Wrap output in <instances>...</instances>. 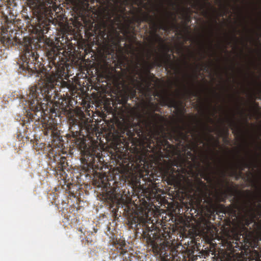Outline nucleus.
Wrapping results in <instances>:
<instances>
[{
    "mask_svg": "<svg viewBox=\"0 0 261 261\" xmlns=\"http://www.w3.org/2000/svg\"><path fill=\"white\" fill-rule=\"evenodd\" d=\"M52 1L32 0L31 7L36 16L31 20L32 32L35 35L26 37L21 44V55L18 61L19 72L25 76L33 74L40 77L42 84L32 86L26 97L20 98V103L25 110L27 122L35 121L41 125L45 136L51 138V147L48 153L53 161H67L61 156L65 145L58 129L56 117L64 114L68 107V99L63 97L61 89H70V85L63 81L68 61V53L59 48L55 42L46 38L57 8ZM66 153V152H65Z\"/></svg>",
    "mask_w": 261,
    "mask_h": 261,
    "instance_id": "1",
    "label": "nucleus"
},
{
    "mask_svg": "<svg viewBox=\"0 0 261 261\" xmlns=\"http://www.w3.org/2000/svg\"><path fill=\"white\" fill-rule=\"evenodd\" d=\"M148 108L150 112L148 118L141 124L139 121L135 126H125L123 133H126L129 140L134 142L138 138L147 144V146L153 151L157 150L160 158H170L173 153L175 147L171 144L168 140H173L180 144L187 142L189 138L188 133H185L186 126H180L177 124L172 128V133L167 134L165 132V124L166 120L160 114L155 112H160V108L156 103L149 102Z\"/></svg>",
    "mask_w": 261,
    "mask_h": 261,
    "instance_id": "2",
    "label": "nucleus"
},
{
    "mask_svg": "<svg viewBox=\"0 0 261 261\" xmlns=\"http://www.w3.org/2000/svg\"><path fill=\"white\" fill-rule=\"evenodd\" d=\"M72 122L70 127L71 135L68 134L70 147H75L80 151L83 162L87 167L92 169L98 168V165L95 164V161L96 159L99 162H101V159H102L101 150L98 146L86 143L87 139L82 130L84 129L86 133L88 132L87 124L84 122V120L74 119Z\"/></svg>",
    "mask_w": 261,
    "mask_h": 261,
    "instance_id": "3",
    "label": "nucleus"
},
{
    "mask_svg": "<svg viewBox=\"0 0 261 261\" xmlns=\"http://www.w3.org/2000/svg\"><path fill=\"white\" fill-rule=\"evenodd\" d=\"M142 63L138 61L134 66L133 71L135 75L132 78L134 82H137V89L145 96H150L152 92L151 79L155 78L153 73H151L150 70L153 67V65L145 60L144 58H141Z\"/></svg>",
    "mask_w": 261,
    "mask_h": 261,
    "instance_id": "4",
    "label": "nucleus"
},
{
    "mask_svg": "<svg viewBox=\"0 0 261 261\" xmlns=\"http://www.w3.org/2000/svg\"><path fill=\"white\" fill-rule=\"evenodd\" d=\"M166 15L164 17L159 18L157 20L154 17L149 15L148 13L143 12L141 16L136 18V21L139 24L142 21H145L150 24L153 34L158 36L156 34L158 30H162L166 32H169L171 30L178 29L176 23V15L172 12L165 11Z\"/></svg>",
    "mask_w": 261,
    "mask_h": 261,
    "instance_id": "5",
    "label": "nucleus"
},
{
    "mask_svg": "<svg viewBox=\"0 0 261 261\" xmlns=\"http://www.w3.org/2000/svg\"><path fill=\"white\" fill-rule=\"evenodd\" d=\"M247 215L244 218V225L251 229L250 225L252 224L253 231L255 233L250 245L253 248L259 249L260 241L261 242V204L257 205V209L250 206H247Z\"/></svg>",
    "mask_w": 261,
    "mask_h": 261,
    "instance_id": "6",
    "label": "nucleus"
},
{
    "mask_svg": "<svg viewBox=\"0 0 261 261\" xmlns=\"http://www.w3.org/2000/svg\"><path fill=\"white\" fill-rule=\"evenodd\" d=\"M134 166V169L137 173V177H139L138 180L142 178L145 181H148L152 182L155 180L154 176L152 175V173L149 174V167H152V165L149 163L148 159H147L145 154H142L138 155L136 159V161L129 166V164L127 165L126 170H132Z\"/></svg>",
    "mask_w": 261,
    "mask_h": 261,
    "instance_id": "7",
    "label": "nucleus"
},
{
    "mask_svg": "<svg viewBox=\"0 0 261 261\" xmlns=\"http://www.w3.org/2000/svg\"><path fill=\"white\" fill-rule=\"evenodd\" d=\"M149 221L148 214L145 210L142 208L139 212H135L132 214L128 218V224L129 227L136 230L142 229L144 234L151 231L147 224V223H150Z\"/></svg>",
    "mask_w": 261,
    "mask_h": 261,
    "instance_id": "8",
    "label": "nucleus"
},
{
    "mask_svg": "<svg viewBox=\"0 0 261 261\" xmlns=\"http://www.w3.org/2000/svg\"><path fill=\"white\" fill-rule=\"evenodd\" d=\"M164 243L160 245L153 243L152 249L153 251L160 255L162 261H184L185 256L182 253L178 252L177 250L170 251L169 254L166 252Z\"/></svg>",
    "mask_w": 261,
    "mask_h": 261,
    "instance_id": "9",
    "label": "nucleus"
},
{
    "mask_svg": "<svg viewBox=\"0 0 261 261\" xmlns=\"http://www.w3.org/2000/svg\"><path fill=\"white\" fill-rule=\"evenodd\" d=\"M115 248L117 255L121 257L123 261L130 260L132 256H134L133 250L126 244L125 241L122 239H116L113 242Z\"/></svg>",
    "mask_w": 261,
    "mask_h": 261,
    "instance_id": "10",
    "label": "nucleus"
},
{
    "mask_svg": "<svg viewBox=\"0 0 261 261\" xmlns=\"http://www.w3.org/2000/svg\"><path fill=\"white\" fill-rule=\"evenodd\" d=\"M154 64L159 67H165L166 70L169 69L177 70L179 68L175 66L171 60V55L167 53L157 57L155 59Z\"/></svg>",
    "mask_w": 261,
    "mask_h": 261,
    "instance_id": "11",
    "label": "nucleus"
},
{
    "mask_svg": "<svg viewBox=\"0 0 261 261\" xmlns=\"http://www.w3.org/2000/svg\"><path fill=\"white\" fill-rule=\"evenodd\" d=\"M161 104L163 106H168L169 108H174L176 110L179 109V101H178L176 98L169 95H166L161 97Z\"/></svg>",
    "mask_w": 261,
    "mask_h": 261,
    "instance_id": "12",
    "label": "nucleus"
},
{
    "mask_svg": "<svg viewBox=\"0 0 261 261\" xmlns=\"http://www.w3.org/2000/svg\"><path fill=\"white\" fill-rule=\"evenodd\" d=\"M234 115L232 116V118L228 119L229 122L230 123V126L232 127V129H233L236 132V134L238 135H241L243 131L241 127L235 122L234 120Z\"/></svg>",
    "mask_w": 261,
    "mask_h": 261,
    "instance_id": "13",
    "label": "nucleus"
},
{
    "mask_svg": "<svg viewBox=\"0 0 261 261\" xmlns=\"http://www.w3.org/2000/svg\"><path fill=\"white\" fill-rule=\"evenodd\" d=\"M11 9L6 5H2L0 6V13L6 19H8V16L11 14Z\"/></svg>",
    "mask_w": 261,
    "mask_h": 261,
    "instance_id": "14",
    "label": "nucleus"
},
{
    "mask_svg": "<svg viewBox=\"0 0 261 261\" xmlns=\"http://www.w3.org/2000/svg\"><path fill=\"white\" fill-rule=\"evenodd\" d=\"M194 137V142H193V146L194 149H197L199 145L200 144H204V139H205L204 137V138L200 135L193 136Z\"/></svg>",
    "mask_w": 261,
    "mask_h": 261,
    "instance_id": "15",
    "label": "nucleus"
},
{
    "mask_svg": "<svg viewBox=\"0 0 261 261\" xmlns=\"http://www.w3.org/2000/svg\"><path fill=\"white\" fill-rule=\"evenodd\" d=\"M243 163V166L244 168H252L253 169L254 168L257 167V163L256 158L254 159L253 160L251 161L250 162H246L244 160L242 161Z\"/></svg>",
    "mask_w": 261,
    "mask_h": 261,
    "instance_id": "16",
    "label": "nucleus"
},
{
    "mask_svg": "<svg viewBox=\"0 0 261 261\" xmlns=\"http://www.w3.org/2000/svg\"><path fill=\"white\" fill-rule=\"evenodd\" d=\"M15 39H16V37L15 36L12 37V36L10 37L8 35H7V36H3L2 37V41L4 44H6L7 45L11 46L13 45L15 42H16V40H15Z\"/></svg>",
    "mask_w": 261,
    "mask_h": 261,
    "instance_id": "17",
    "label": "nucleus"
},
{
    "mask_svg": "<svg viewBox=\"0 0 261 261\" xmlns=\"http://www.w3.org/2000/svg\"><path fill=\"white\" fill-rule=\"evenodd\" d=\"M208 0H206V2H204L203 3H201L199 2H198L196 4H195L193 5V8H199L200 9L204 11V13L205 15H208V13L207 11H204V8H205L206 6L208 5L210 6H211L210 3L207 2Z\"/></svg>",
    "mask_w": 261,
    "mask_h": 261,
    "instance_id": "18",
    "label": "nucleus"
},
{
    "mask_svg": "<svg viewBox=\"0 0 261 261\" xmlns=\"http://www.w3.org/2000/svg\"><path fill=\"white\" fill-rule=\"evenodd\" d=\"M217 198L219 202H225L227 198L226 192H223L221 194L218 195Z\"/></svg>",
    "mask_w": 261,
    "mask_h": 261,
    "instance_id": "19",
    "label": "nucleus"
},
{
    "mask_svg": "<svg viewBox=\"0 0 261 261\" xmlns=\"http://www.w3.org/2000/svg\"><path fill=\"white\" fill-rule=\"evenodd\" d=\"M126 30H125V33L126 34H133L134 35H135V27L133 26H130V24H128L126 26Z\"/></svg>",
    "mask_w": 261,
    "mask_h": 261,
    "instance_id": "20",
    "label": "nucleus"
},
{
    "mask_svg": "<svg viewBox=\"0 0 261 261\" xmlns=\"http://www.w3.org/2000/svg\"><path fill=\"white\" fill-rule=\"evenodd\" d=\"M238 167L239 168V169L240 170V173L242 174V171H243L245 169L244 168V166H243V163H242V161L239 164V165H238Z\"/></svg>",
    "mask_w": 261,
    "mask_h": 261,
    "instance_id": "21",
    "label": "nucleus"
},
{
    "mask_svg": "<svg viewBox=\"0 0 261 261\" xmlns=\"http://www.w3.org/2000/svg\"><path fill=\"white\" fill-rule=\"evenodd\" d=\"M187 93L189 95V96H190V95L196 96V93L195 92L192 91L191 90H188Z\"/></svg>",
    "mask_w": 261,
    "mask_h": 261,
    "instance_id": "22",
    "label": "nucleus"
},
{
    "mask_svg": "<svg viewBox=\"0 0 261 261\" xmlns=\"http://www.w3.org/2000/svg\"><path fill=\"white\" fill-rule=\"evenodd\" d=\"M202 66L203 68H201L200 69V70H206V71H207L208 67H207V66L206 65L203 64V65H202Z\"/></svg>",
    "mask_w": 261,
    "mask_h": 261,
    "instance_id": "23",
    "label": "nucleus"
},
{
    "mask_svg": "<svg viewBox=\"0 0 261 261\" xmlns=\"http://www.w3.org/2000/svg\"><path fill=\"white\" fill-rule=\"evenodd\" d=\"M228 208L229 209V210L231 211V213H233V214L235 215H236V211L235 210H234V208L232 207L231 205H230Z\"/></svg>",
    "mask_w": 261,
    "mask_h": 261,
    "instance_id": "24",
    "label": "nucleus"
},
{
    "mask_svg": "<svg viewBox=\"0 0 261 261\" xmlns=\"http://www.w3.org/2000/svg\"><path fill=\"white\" fill-rule=\"evenodd\" d=\"M190 77V75L187 73V71H185L184 73V79L187 80Z\"/></svg>",
    "mask_w": 261,
    "mask_h": 261,
    "instance_id": "25",
    "label": "nucleus"
},
{
    "mask_svg": "<svg viewBox=\"0 0 261 261\" xmlns=\"http://www.w3.org/2000/svg\"><path fill=\"white\" fill-rule=\"evenodd\" d=\"M220 173H221V176L223 177L225 176V172L223 170H221L220 171Z\"/></svg>",
    "mask_w": 261,
    "mask_h": 261,
    "instance_id": "26",
    "label": "nucleus"
},
{
    "mask_svg": "<svg viewBox=\"0 0 261 261\" xmlns=\"http://www.w3.org/2000/svg\"><path fill=\"white\" fill-rule=\"evenodd\" d=\"M136 94V91L135 89H132V96L133 97H135Z\"/></svg>",
    "mask_w": 261,
    "mask_h": 261,
    "instance_id": "27",
    "label": "nucleus"
},
{
    "mask_svg": "<svg viewBox=\"0 0 261 261\" xmlns=\"http://www.w3.org/2000/svg\"><path fill=\"white\" fill-rule=\"evenodd\" d=\"M133 260L136 261H142L140 259L139 257H134L133 258Z\"/></svg>",
    "mask_w": 261,
    "mask_h": 261,
    "instance_id": "28",
    "label": "nucleus"
},
{
    "mask_svg": "<svg viewBox=\"0 0 261 261\" xmlns=\"http://www.w3.org/2000/svg\"><path fill=\"white\" fill-rule=\"evenodd\" d=\"M185 64L186 65V69L189 68L190 66V65L189 64V63L188 62H185Z\"/></svg>",
    "mask_w": 261,
    "mask_h": 261,
    "instance_id": "29",
    "label": "nucleus"
},
{
    "mask_svg": "<svg viewBox=\"0 0 261 261\" xmlns=\"http://www.w3.org/2000/svg\"><path fill=\"white\" fill-rule=\"evenodd\" d=\"M219 206L224 210V211L225 210L226 207L223 204H219Z\"/></svg>",
    "mask_w": 261,
    "mask_h": 261,
    "instance_id": "30",
    "label": "nucleus"
},
{
    "mask_svg": "<svg viewBox=\"0 0 261 261\" xmlns=\"http://www.w3.org/2000/svg\"><path fill=\"white\" fill-rule=\"evenodd\" d=\"M206 162H207V166L209 168H211V163L209 161V160L207 159H206Z\"/></svg>",
    "mask_w": 261,
    "mask_h": 261,
    "instance_id": "31",
    "label": "nucleus"
},
{
    "mask_svg": "<svg viewBox=\"0 0 261 261\" xmlns=\"http://www.w3.org/2000/svg\"><path fill=\"white\" fill-rule=\"evenodd\" d=\"M205 179H206L207 180H208V181H210L211 180V177L208 175L206 176V177L205 178Z\"/></svg>",
    "mask_w": 261,
    "mask_h": 261,
    "instance_id": "32",
    "label": "nucleus"
},
{
    "mask_svg": "<svg viewBox=\"0 0 261 261\" xmlns=\"http://www.w3.org/2000/svg\"><path fill=\"white\" fill-rule=\"evenodd\" d=\"M134 257H138V256H137V255H134V256H132V258H131L130 260H129L128 261H136V260H133V258H134Z\"/></svg>",
    "mask_w": 261,
    "mask_h": 261,
    "instance_id": "33",
    "label": "nucleus"
},
{
    "mask_svg": "<svg viewBox=\"0 0 261 261\" xmlns=\"http://www.w3.org/2000/svg\"><path fill=\"white\" fill-rule=\"evenodd\" d=\"M116 19H117V21L118 22H120V16H119L118 15Z\"/></svg>",
    "mask_w": 261,
    "mask_h": 261,
    "instance_id": "34",
    "label": "nucleus"
},
{
    "mask_svg": "<svg viewBox=\"0 0 261 261\" xmlns=\"http://www.w3.org/2000/svg\"><path fill=\"white\" fill-rule=\"evenodd\" d=\"M148 54H149L148 58L149 59L151 57L152 53L150 51H149Z\"/></svg>",
    "mask_w": 261,
    "mask_h": 261,
    "instance_id": "35",
    "label": "nucleus"
},
{
    "mask_svg": "<svg viewBox=\"0 0 261 261\" xmlns=\"http://www.w3.org/2000/svg\"><path fill=\"white\" fill-rule=\"evenodd\" d=\"M123 145L124 146L126 145H128V143H127V142H126L124 141V143H123Z\"/></svg>",
    "mask_w": 261,
    "mask_h": 261,
    "instance_id": "36",
    "label": "nucleus"
},
{
    "mask_svg": "<svg viewBox=\"0 0 261 261\" xmlns=\"http://www.w3.org/2000/svg\"><path fill=\"white\" fill-rule=\"evenodd\" d=\"M196 67L197 69H198L199 68V65H196Z\"/></svg>",
    "mask_w": 261,
    "mask_h": 261,
    "instance_id": "37",
    "label": "nucleus"
},
{
    "mask_svg": "<svg viewBox=\"0 0 261 261\" xmlns=\"http://www.w3.org/2000/svg\"><path fill=\"white\" fill-rule=\"evenodd\" d=\"M135 2V3L136 4L138 2H139V0H133Z\"/></svg>",
    "mask_w": 261,
    "mask_h": 261,
    "instance_id": "38",
    "label": "nucleus"
},
{
    "mask_svg": "<svg viewBox=\"0 0 261 261\" xmlns=\"http://www.w3.org/2000/svg\"><path fill=\"white\" fill-rule=\"evenodd\" d=\"M213 34V32L212 30H211V34L212 35Z\"/></svg>",
    "mask_w": 261,
    "mask_h": 261,
    "instance_id": "39",
    "label": "nucleus"
},
{
    "mask_svg": "<svg viewBox=\"0 0 261 261\" xmlns=\"http://www.w3.org/2000/svg\"><path fill=\"white\" fill-rule=\"evenodd\" d=\"M207 127L208 129H210V130H209V132H212V129H210V128L209 127H208V126H207Z\"/></svg>",
    "mask_w": 261,
    "mask_h": 261,
    "instance_id": "40",
    "label": "nucleus"
},
{
    "mask_svg": "<svg viewBox=\"0 0 261 261\" xmlns=\"http://www.w3.org/2000/svg\"><path fill=\"white\" fill-rule=\"evenodd\" d=\"M234 38L236 40H238V38H237V37L236 36V35H234Z\"/></svg>",
    "mask_w": 261,
    "mask_h": 261,
    "instance_id": "41",
    "label": "nucleus"
},
{
    "mask_svg": "<svg viewBox=\"0 0 261 261\" xmlns=\"http://www.w3.org/2000/svg\"><path fill=\"white\" fill-rule=\"evenodd\" d=\"M214 22H215V23H217V20H216V19H214Z\"/></svg>",
    "mask_w": 261,
    "mask_h": 261,
    "instance_id": "42",
    "label": "nucleus"
},
{
    "mask_svg": "<svg viewBox=\"0 0 261 261\" xmlns=\"http://www.w3.org/2000/svg\"><path fill=\"white\" fill-rule=\"evenodd\" d=\"M208 107H211V103H208Z\"/></svg>",
    "mask_w": 261,
    "mask_h": 261,
    "instance_id": "43",
    "label": "nucleus"
},
{
    "mask_svg": "<svg viewBox=\"0 0 261 261\" xmlns=\"http://www.w3.org/2000/svg\"><path fill=\"white\" fill-rule=\"evenodd\" d=\"M228 135V129H226V136Z\"/></svg>",
    "mask_w": 261,
    "mask_h": 261,
    "instance_id": "44",
    "label": "nucleus"
},
{
    "mask_svg": "<svg viewBox=\"0 0 261 261\" xmlns=\"http://www.w3.org/2000/svg\"><path fill=\"white\" fill-rule=\"evenodd\" d=\"M165 48L166 49H167V50H168V47L167 46H165Z\"/></svg>",
    "mask_w": 261,
    "mask_h": 261,
    "instance_id": "45",
    "label": "nucleus"
},
{
    "mask_svg": "<svg viewBox=\"0 0 261 261\" xmlns=\"http://www.w3.org/2000/svg\"><path fill=\"white\" fill-rule=\"evenodd\" d=\"M219 144L218 141H216V144L218 145Z\"/></svg>",
    "mask_w": 261,
    "mask_h": 261,
    "instance_id": "46",
    "label": "nucleus"
},
{
    "mask_svg": "<svg viewBox=\"0 0 261 261\" xmlns=\"http://www.w3.org/2000/svg\"><path fill=\"white\" fill-rule=\"evenodd\" d=\"M184 88H185V89H186V85H184Z\"/></svg>",
    "mask_w": 261,
    "mask_h": 261,
    "instance_id": "47",
    "label": "nucleus"
},
{
    "mask_svg": "<svg viewBox=\"0 0 261 261\" xmlns=\"http://www.w3.org/2000/svg\"><path fill=\"white\" fill-rule=\"evenodd\" d=\"M180 121H182V122H184V120H183V119H180Z\"/></svg>",
    "mask_w": 261,
    "mask_h": 261,
    "instance_id": "48",
    "label": "nucleus"
},
{
    "mask_svg": "<svg viewBox=\"0 0 261 261\" xmlns=\"http://www.w3.org/2000/svg\"><path fill=\"white\" fill-rule=\"evenodd\" d=\"M213 9H214V11H216V9H215V8H213Z\"/></svg>",
    "mask_w": 261,
    "mask_h": 261,
    "instance_id": "49",
    "label": "nucleus"
},
{
    "mask_svg": "<svg viewBox=\"0 0 261 261\" xmlns=\"http://www.w3.org/2000/svg\"><path fill=\"white\" fill-rule=\"evenodd\" d=\"M212 42L211 41V42H210V44H211V46H212Z\"/></svg>",
    "mask_w": 261,
    "mask_h": 261,
    "instance_id": "50",
    "label": "nucleus"
},
{
    "mask_svg": "<svg viewBox=\"0 0 261 261\" xmlns=\"http://www.w3.org/2000/svg\"><path fill=\"white\" fill-rule=\"evenodd\" d=\"M260 92H261V89H260Z\"/></svg>",
    "mask_w": 261,
    "mask_h": 261,
    "instance_id": "51",
    "label": "nucleus"
}]
</instances>
